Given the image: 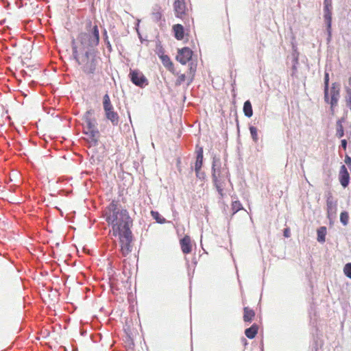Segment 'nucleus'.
I'll return each mask as SVG.
<instances>
[{"label":"nucleus","mask_w":351,"mask_h":351,"mask_svg":"<svg viewBox=\"0 0 351 351\" xmlns=\"http://www.w3.org/2000/svg\"><path fill=\"white\" fill-rule=\"evenodd\" d=\"M99 43V32L97 25H92L91 22L87 25L86 32L80 33L77 38V43L73 42V53L92 52Z\"/></svg>","instance_id":"f03ea898"},{"label":"nucleus","mask_w":351,"mask_h":351,"mask_svg":"<svg viewBox=\"0 0 351 351\" xmlns=\"http://www.w3.org/2000/svg\"><path fill=\"white\" fill-rule=\"evenodd\" d=\"M193 53V51L189 47H183L178 50L176 60L184 65L191 60Z\"/></svg>","instance_id":"9d476101"},{"label":"nucleus","mask_w":351,"mask_h":351,"mask_svg":"<svg viewBox=\"0 0 351 351\" xmlns=\"http://www.w3.org/2000/svg\"><path fill=\"white\" fill-rule=\"evenodd\" d=\"M317 241L320 243H324L325 241V237L326 234V228L324 226L320 227L317 231Z\"/></svg>","instance_id":"4be33fe9"},{"label":"nucleus","mask_w":351,"mask_h":351,"mask_svg":"<svg viewBox=\"0 0 351 351\" xmlns=\"http://www.w3.org/2000/svg\"><path fill=\"white\" fill-rule=\"evenodd\" d=\"M173 10L176 17L184 19L188 16L189 9L184 0H174Z\"/></svg>","instance_id":"6e6552de"},{"label":"nucleus","mask_w":351,"mask_h":351,"mask_svg":"<svg viewBox=\"0 0 351 351\" xmlns=\"http://www.w3.org/2000/svg\"><path fill=\"white\" fill-rule=\"evenodd\" d=\"M94 110H88L83 117L85 125L84 126V133L90 138L91 141L96 143L99 135L97 128V121L94 117Z\"/></svg>","instance_id":"39448f33"},{"label":"nucleus","mask_w":351,"mask_h":351,"mask_svg":"<svg viewBox=\"0 0 351 351\" xmlns=\"http://www.w3.org/2000/svg\"><path fill=\"white\" fill-rule=\"evenodd\" d=\"M212 178L220 197L223 198L225 193V188L228 182H230L229 173L226 168L217 167L216 162H213Z\"/></svg>","instance_id":"7ed1b4c3"},{"label":"nucleus","mask_w":351,"mask_h":351,"mask_svg":"<svg viewBox=\"0 0 351 351\" xmlns=\"http://www.w3.org/2000/svg\"><path fill=\"white\" fill-rule=\"evenodd\" d=\"M186 79V76L185 74L179 75L178 77L177 81H176V84H178V85L182 84L183 82H185Z\"/></svg>","instance_id":"c756f323"},{"label":"nucleus","mask_w":351,"mask_h":351,"mask_svg":"<svg viewBox=\"0 0 351 351\" xmlns=\"http://www.w3.org/2000/svg\"><path fill=\"white\" fill-rule=\"evenodd\" d=\"M180 244L181 247L182 252L188 254H190L192 251V243L191 237L189 235H185L180 241Z\"/></svg>","instance_id":"ddd939ff"},{"label":"nucleus","mask_w":351,"mask_h":351,"mask_svg":"<svg viewBox=\"0 0 351 351\" xmlns=\"http://www.w3.org/2000/svg\"><path fill=\"white\" fill-rule=\"evenodd\" d=\"M103 106L106 119L110 121L113 125H117L119 122V117L114 110L108 94H106L103 97Z\"/></svg>","instance_id":"423d86ee"},{"label":"nucleus","mask_w":351,"mask_h":351,"mask_svg":"<svg viewBox=\"0 0 351 351\" xmlns=\"http://www.w3.org/2000/svg\"><path fill=\"white\" fill-rule=\"evenodd\" d=\"M340 221L344 226H346L348 223L349 215L347 212L344 211L341 213Z\"/></svg>","instance_id":"bb28decb"},{"label":"nucleus","mask_w":351,"mask_h":351,"mask_svg":"<svg viewBox=\"0 0 351 351\" xmlns=\"http://www.w3.org/2000/svg\"><path fill=\"white\" fill-rule=\"evenodd\" d=\"M330 100H328V103H330L331 108H333L337 105L338 100L340 96V88L339 84L337 83H332L330 88Z\"/></svg>","instance_id":"f8f14e48"},{"label":"nucleus","mask_w":351,"mask_h":351,"mask_svg":"<svg viewBox=\"0 0 351 351\" xmlns=\"http://www.w3.org/2000/svg\"><path fill=\"white\" fill-rule=\"evenodd\" d=\"M255 317V312L254 310L246 306L243 308V321L245 322H251Z\"/></svg>","instance_id":"dca6fc26"},{"label":"nucleus","mask_w":351,"mask_h":351,"mask_svg":"<svg viewBox=\"0 0 351 351\" xmlns=\"http://www.w3.org/2000/svg\"><path fill=\"white\" fill-rule=\"evenodd\" d=\"M173 31L174 32L175 38L178 40H181L184 37V29L182 25L180 24H176L172 27Z\"/></svg>","instance_id":"2eb2a0df"},{"label":"nucleus","mask_w":351,"mask_h":351,"mask_svg":"<svg viewBox=\"0 0 351 351\" xmlns=\"http://www.w3.org/2000/svg\"><path fill=\"white\" fill-rule=\"evenodd\" d=\"M324 19L327 23L328 31L330 33L332 23V0H324Z\"/></svg>","instance_id":"9b49d317"},{"label":"nucleus","mask_w":351,"mask_h":351,"mask_svg":"<svg viewBox=\"0 0 351 351\" xmlns=\"http://www.w3.org/2000/svg\"><path fill=\"white\" fill-rule=\"evenodd\" d=\"M344 274L349 278H351V263H347L343 268Z\"/></svg>","instance_id":"cd10ccee"},{"label":"nucleus","mask_w":351,"mask_h":351,"mask_svg":"<svg viewBox=\"0 0 351 351\" xmlns=\"http://www.w3.org/2000/svg\"><path fill=\"white\" fill-rule=\"evenodd\" d=\"M329 74L326 73L324 75V100L326 102H328L329 100Z\"/></svg>","instance_id":"6ab92c4d"},{"label":"nucleus","mask_w":351,"mask_h":351,"mask_svg":"<svg viewBox=\"0 0 351 351\" xmlns=\"http://www.w3.org/2000/svg\"><path fill=\"white\" fill-rule=\"evenodd\" d=\"M284 236L287 238L289 237H290V234H291V232H290V230L289 228H285L284 230Z\"/></svg>","instance_id":"72a5a7b5"},{"label":"nucleus","mask_w":351,"mask_h":351,"mask_svg":"<svg viewBox=\"0 0 351 351\" xmlns=\"http://www.w3.org/2000/svg\"><path fill=\"white\" fill-rule=\"evenodd\" d=\"M196 70H197V64L193 62H191L189 64V72H188V75H189V77L190 78V82L193 81V80L195 77V75Z\"/></svg>","instance_id":"5701e85b"},{"label":"nucleus","mask_w":351,"mask_h":351,"mask_svg":"<svg viewBox=\"0 0 351 351\" xmlns=\"http://www.w3.org/2000/svg\"><path fill=\"white\" fill-rule=\"evenodd\" d=\"M250 131L253 141L256 143L258 140L257 129L254 126L250 127Z\"/></svg>","instance_id":"a878e982"},{"label":"nucleus","mask_w":351,"mask_h":351,"mask_svg":"<svg viewBox=\"0 0 351 351\" xmlns=\"http://www.w3.org/2000/svg\"><path fill=\"white\" fill-rule=\"evenodd\" d=\"M106 222L112 227V234H118L131 231L133 221L128 211L122 208L117 200L113 199L104 210Z\"/></svg>","instance_id":"f257e3e1"},{"label":"nucleus","mask_w":351,"mask_h":351,"mask_svg":"<svg viewBox=\"0 0 351 351\" xmlns=\"http://www.w3.org/2000/svg\"><path fill=\"white\" fill-rule=\"evenodd\" d=\"M152 213V215L156 219V221L159 223H163L165 219H159V214L158 212H156V211H152L151 212Z\"/></svg>","instance_id":"7c9ffc66"},{"label":"nucleus","mask_w":351,"mask_h":351,"mask_svg":"<svg viewBox=\"0 0 351 351\" xmlns=\"http://www.w3.org/2000/svg\"><path fill=\"white\" fill-rule=\"evenodd\" d=\"M243 112L244 114L247 117H251L253 114V110L251 102L247 100L245 101L243 105Z\"/></svg>","instance_id":"412c9836"},{"label":"nucleus","mask_w":351,"mask_h":351,"mask_svg":"<svg viewBox=\"0 0 351 351\" xmlns=\"http://www.w3.org/2000/svg\"><path fill=\"white\" fill-rule=\"evenodd\" d=\"M242 209H243V206L239 201L237 200V201L232 202V215H234L236 213H237L238 211H239Z\"/></svg>","instance_id":"393cba45"},{"label":"nucleus","mask_w":351,"mask_h":351,"mask_svg":"<svg viewBox=\"0 0 351 351\" xmlns=\"http://www.w3.org/2000/svg\"><path fill=\"white\" fill-rule=\"evenodd\" d=\"M348 83H349V84H350V86H351V77H350L349 78V80H348Z\"/></svg>","instance_id":"e433bc0d"},{"label":"nucleus","mask_w":351,"mask_h":351,"mask_svg":"<svg viewBox=\"0 0 351 351\" xmlns=\"http://www.w3.org/2000/svg\"><path fill=\"white\" fill-rule=\"evenodd\" d=\"M119 238L120 252L123 256H127L132 250V231L117 235Z\"/></svg>","instance_id":"0eeeda50"},{"label":"nucleus","mask_w":351,"mask_h":351,"mask_svg":"<svg viewBox=\"0 0 351 351\" xmlns=\"http://www.w3.org/2000/svg\"><path fill=\"white\" fill-rule=\"evenodd\" d=\"M258 331V326L256 324H252L250 328L245 329V335L249 339H254Z\"/></svg>","instance_id":"f3484780"},{"label":"nucleus","mask_w":351,"mask_h":351,"mask_svg":"<svg viewBox=\"0 0 351 351\" xmlns=\"http://www.w3.org/2000/svg\"><path fill=\"white\" fill-rule=\"evenodd\" d=\"M73 54L78 64L82 66V69L84 73L87 74H93L95 72L98 59L92 52L86 51V52L84 53Z\"/></svg>","instance_id":"20e7f679"},{"label":"nucleus","mask_w":351,"mask_h":351,"mask_svg":"<svg viewBox=\"0 0 351 351\" xmlns=\"http://www.w3.org/2000/svg\"><path fill=\"white\" fill-rule=\"evenodd\" d=\"M104 41H105V43L106 44V45H107V47L110 51L111 50V45L110 43V41L108 40V38L106 30H104Z\"/></svg>","instance_id":"2f4dec72"},{"label":"nucleus","mask_w":351,"mask_h":351,"mask_svg":"<svg viewBox=\"0 0 351 351\" xmlns=\"http://www.w3.org/2000/svg\"><path fill=\"white\" fill-rule=\"evenodd\" d=\"M345 162L348 165L351 166V158L348 156H346L345 158Z\"/></svg>","instance_id":"f704fd0d"},{"label":"nucleus","mask_w":351,"mask_h":351,"mask_svg":"<svg viewBox=\"0 0 351 351\" xmlns=\"http://www.w3.org/2000/svg\"><path fill=\"white\" fill-rule=\"evenodd\" d=\"M130 76L131 81L136 86L143 88L148 85L147 79L141 72L137 70H131L130 72Z\"/></svg>","instance_id":"1a4fd4ad"},{"label":"nucleus","mask_w":351,"mask_h":351,"mask_svg":"<svg viewBox=\"0 0 351 351\" xmlns=\"http://www.w3.org/2000/svg\"><path fill=\"white\" fill-rule=\"evenodd\" d=\"M160 59L164 66L169 71L173 72L174 69L173 63L167 55L161 56Z\"/></svg>","instance_id":"a211bd4d"},{"label":"nucleus","mask_w":351,"mask_h":351,"mask_svg":"<svg viewBox=\"0 0 351 351\" xmlns=\"http://www.w3.org/2000/svg\"><path fill=\"white\" fill-rule=\"evenodd\" d=\"M348 95L346 97V106L350 108L351 110V90L348 89L347 90Z\"/></svg>","instance_id":"c85d7f7f"},{"label":"nucleus","mask_w":351,"mask_h":351,"mask_svg":"<svg viewBox=\"0 0 351 351\" xmlns=\"http://www.w3.org/2000/svg\"><path fill=\"white\" fill-rule=\"evenodd\" d=\"M341 146L342 147L346 149V146H347V141L346 139H343L341 141Z\"/></svg>","instance_id":"c9c22d12"},{"label":"nucleus","mask_w":351,"mask_h":351,"mask_svg":"<svg viewBox=\"0 0 351 351\" xmlns=\"http://www.w3.org/2000/svg\"><path fill=\"white\" fill-rule=\"evenodd\" d=\"M153 16L157 21L160 20L162 18V14L160 12H156L153 13Z\"/></svg>","instance_id":"473e14b6"},{"label":"nucleus","mask_w":351,"mask_h":351,"mask_svg":"<svg viewBox=\"0 0 351 351\" xmlns=\"http://www.w3.org/2000/svg\"><path fill=\"white\" fill-rule=\"evenodd\" d=\"M339 179L343 187H346L348 185L350 175L345 165H342L340 168Z\"/></svg>","instance_id":"4468645a"},{"label":"nucleus","mask_w":351,"mask_h":351,"mask_svg":"<svg viewBox=\"0 0 351 351\" xmlns=\"http://www.w3.org/2000/svg\"><path fill=\"white\" fill-rule=\"evenodd\" d=\"M344 135V132H343V125H342V121L341 120H338L337 121V133H336V136L338 137V138H341L343 137Z\"/></svg>","instance_id":"b1692460"},{"label":"nucleus","mask_w":351,"mask_h":351,"mask_svg":"<svg viewBox=\"0 0 351 351\" xmlns=\"http://www.w3.org/2000/svg\"><path fill=\"white\" fill-rule=\"evenodd\" d=\"M203 163V153L202 150H201L197 155L196 161L195 164V169L197 173H199V170L202 168Z\"/></svg>","instance_id":"aec40b11"}]
</instances>
